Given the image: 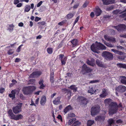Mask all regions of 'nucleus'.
Here are the masks:
<instances>
[{"label":"nucleus","instance_id":"obj_12","mask_svg":"<svg viewBox=\"0 0 126 126\" xmlns=\"http://www.w3.org/2000/svg\"><path fill=\"white\" fill-rule=\"evenodd\" d=\"M96 64L99 66L104 68H106L107 67V65L106 64H103L102 62L98 59H97L96 61Z\"/></svg>","mask_w":126,"mask_h":126},{"label":"nucleus","instance_id":"obj_14","mask_svg":"<svg viewBox=\"0 0 126 126\" xmlns=\"http://www.w3.org/2000/svg\"><path fill=\"white\" fill-rule=\"evenodd\" d=\"M104 4L108 5L114 3L115 2L114 0H102Z\"/></svg>","mask_w":126,"mask_h":126},{"label":"nucleus","instance_id":"obj_9","mask_svg":"<svg viewBox=\"0 0 126 126\" xmlns=\"http://www.w3.org/2000/svg\"><path fill=\"white\" fill-rule=\"evenodd\" d=\"M119 32L124 31L126 29V26L124 24L119 25L118 26H113Z\"/></svg>","mask_w":126,"mask_h":126},{"label":"nucleus","instance_id":"obj_50","mask_svg":"<svg viewBox=\"0 0 126 126\" xmlns=\"http://www.w3.org/2000/svg\"><path fill=\"white\" fill-rule=\"evenodd\" d=\"M100 80H93L91 81L90 82V83H95L96 82H100Z\"/></svg>","mask_w":126,"mask_h":126},{"label":"nucleus","instance_id":"obj_54","mask_svg":"<svg viewBox=\"0 0 126 126\" xmlns=\"http://www.w3.org/2000/svg\"><path fill=\"white\" fill-rule=\"evenodd\" d=\"M104 37L106 40L108 41H109L110 37L108 36L107 35H105Z\"/></svg>","mask_w":126,"mask_h":126},{"label":"nucleus","instance_id":"obj_58","mask_svg":"<svg viewBox=\"0 0 126 126\" xmlns=\"http://www.w3.org/2000/svg\"><path fill=\"white\" fill-rule=\"evenodd\" d=\"M22 5V3H18L17 4L16 6V7H21Z\"/></svg>","mask_w":126,"mask_h":126},{"label":"nucleus","instance_id":"obj_57","mask_svg":"<svg viewBox=\"0 0 126 126\" xmlns=\"http://www.w3.org/2000/svg\"><path fill=\"white\" fill-rule=\"evenodd\" d=\"M116 48L118 49H124L123 47L121 46H116Z\"/></svg>","mask_w":126,"mask_h":126},{"label":"nucleus","instance_id":"obj_46","mask_svg":"<svg viewBox=\"0 0 126 126\" xmlns=\"http://www.w3.org/2000/svg\"><path fill=\"white\" fill-rule=\"evenodd\" d=\"M104 43L107 46L110 47H113V46L111 44L107 43L106 41H104Z\"/></svg>","mask_w":126,"mask_h":126},{"label":"nucleus","instance_id":"obj_55","mask_svg":"<svg viewBox=\"0 0 126 126\" xmlns=\"http://www.w3.org/2000/svg\"><path fill=\"white\" fill-rule=\"evenodd\" d=\"M41 19V18H40L38 17L37 16H36L35 17L34 20L35 22H37L39 20H40Z\"/></svg>","mask_w":126,"mask_h":126},{"label":"nucleus","instance_id":"obj_60","mask_svg":"<svg viewBox=\"0 0 126 126\" xmlns=\"http://www.w3.org/2000/svg\"><path fill=\"white\" fill-rule=\"evenodd\" d=\"M79 19V16H78L76 18L74 22V25H75L78 21Z\"/></svg>","mask_w":126,"mask_h":126},{"label":"nucleus","instance_id":"obj_10","mask_svg":"<svg viewBox=\"0 0 126 126\" xmlns=\"http://www.w3.org/2000/svg\"><path fill=\"white\" fill-rule=\"evenodd\" d=\"M115 89L119 92L123 93L126 91V87L124 86L120 85L116 88Z\"/></svg>","mask_w":126,"mask_h":126},{"label":"nucleus","instance_id":"obj_36","mask_svg":"<svg viewBox=\"0 0 126 126\" xmlns=\"http://www.w3.org/2000/svg\"><path fill=\"white\" fill-rule=\"evenodd\" d=\"M99 48V50H105L106 49V47L101 43L100 44V47Z\"/></svg>","mask_w":126,"mask_h":126},{"label":"nucleus","instance_id":"obj_51","mask_svg":"<svg viewBox=\"0 0 126 126\" xmlns=\"http://www.w3.org/2000/svg\"><path fill=\"white\" fill-rule=\"evenodd\" d=\"M126 16V12L122 14L119 16V17L120 18H124Z\"/></svg>","mask_w":126,"mask_h":126},{"label":"nucleus","instance_id":"obj_20","mask_svg":"<svg viewBox=\"0 0 126 126\" xmlns=\"http://www.w3.org/2000/svg\"><path fill=\"white\" fill-rule=\"evenodd\" d=\"M111 51L114 52L115 54H118L119 55H123L124 53L120 51H119L116 49H112Z\"/></svg>","mask_w":126,"mask_h":126},{"label":"nucleus","instance_id":"obj_38","mask_svg":"<svg viewBox=\"0 0 126 126\" xmlns=\"http://www.w3.org/2000/svg\"><path fill=\"white\" fill-rule=\"evenodd\" d=\"M114 6L112 5L108 7L106 9V10L107 11H110L113 9Z\"/></svg>","mask_w":126,"mask_h":126},{"label":"nucleus","instance_id":"obj_17","mask_svg":"<svg viewBox=\"0 0 126 126\" xmlns=\"http://www.w3.org/2000/svg\"><path fill=\"white\" fill-rule=\"evenodd\" d=\"M73 108L70 105H69L66 107L63 110V111L65 113H66L68 111L73 110Z\"/></svg>","mask_w":126,"mask_h":126},{"label":"nucleus","instance_id":"obj_49","mask_svg":"<svg viewBox=\"0 0 126 126\" xmlns=\"http://www.w3.org/2000/svg\"><path fill=\"white\" fill-rule=\"evenodd\" d=\"M72 126H79L78 121H76L72 125Z\"/></svg>","mask_w":126,"mask_h":126},{"label":"nucleus","instance_id":"obj_26","mask_svg":"<svg viewBox=\"0 0 126 126\" xmlns=\"http://www.w3.org/2000/svg\"><path fill=\"white\" fill-rule=\"evenodd\" d=\"M103 57L107 60H111L113 58V56H102Z\"/></svg>","mask_w":126,"mask_h":126},{"label":"nucleus","instance_id":"obj_39","mask_svg":"<svg viewBox=\"0 0 126 126\" xmlns=\"http://www.w3.org/2000/svg\"><path fill=\"white\" fill-rule=\"evenodd\" d=\"M47 51L49 54H51L53 52V49L51 48H48L47 49Z\"/></svg>","mask_w":126,"mask_h":126},{"label":"nucleus","instance_id":"obj_13","mask_svg":"<svg viewBox=\"0 0 126 126\" xmlns=\"http://www.w3.org/2000/svg\"><path fill=\"white\" fill-rule=\"evenodd\" d=\"M59 58L61 60L62 65H65L66 63V61L67 60V57L65 56H59Z\"/></svg>","mask_w":126,"mask_h":126},{"label":"nucleus","instance_id":"obj_11","mask_svg":"<svg viewBox=\"0 0 126 126\" xmlns=\"http://www.w3.org/2000/svg\"><path fill=\"white\" fill-rule=\"evenodd\" d=\"M41 73V72L40 71L34 72L31 74L29 77L30 78H37L39 76Z\"/></svg>","mask_w":126,"mask_h":126},{"label":"nucleus","instance_id":"obj_59","mask_svg":"<svg viewBox=\"0 0 126 126\" xmlns=\"http://www.w3.org/2000/svg\"><path fill=\"white\" fill-rule=\"evenodd\" d=\"M43 3V2L42 1H40L39 2L37 5V7H40L41 5Z\"/></svg>","mask_w":126,"mask_h":126},{"label":"nucleus","instance_id":"obj_16","mask_svg":"<svg viewBox=\"0 0 126 126\" xmlns=\"http://www.w3.org/2000/svg\"><path fill=\"white\" fill-rule=\"evenodd\" d=\"M107 95V90L105 89H102V94H100L99 96L103 98L105 97Z\"/></svg>","mask_w":126,"mask_h":126},{"label":"nucleus","instance_id":"obj_33","mask_svg":"<svg viewBox=\"0 0 126 126\" xmlns=\"http://www.w3.org/2000/svg\"><path fill=\"white\" fill-rule=\"evenodd\" d=\"M76 120L75 118H73L69 120L68 123V125H70L72 123Z\"/></svg>","mask_w":126,"mask_h":126},{"label":"nucleus","instance_id":"obj_29","mask_svg":"<svg viewBox=\"0 0 126 126\" xmlns=\"http://www.w3.org/2000/svg\"><path fill=\"white\" fill-rule=\"evenodd\" d=\"M46 24V22L44 21L40 22L37 23V24L38 25L39 27H41L45 25Z\"/></svg>","mask_w":126,"mask_h":126},{"label":"nucleus","instance_id":"obj_19","mask_svg":"<svg viewBox=\"0 0 126 126\" xmlns=\"http://www.w3.org/2000/svg\"><path fill=\"white\" fill-rule=\"evenodd\" d=\"M60 97H58L53 101V103L56 105H58V104L61 103V102L60 101Z\"/></svg>","mask_w":126,"mask_h":126},{"label":"nucleus","instance_id":"obj_47","mask_svg":"<svg viewBox=\"0 0 126 126\" xmlns=\"http://www.w3.org/2000/svg\"><path fill=\"white\" fill-rule=\"evenodd\" d=\"M109 41H110L112 42H115L116 39L115 38L110 37Z\"/></svg>","mask_w":126,"mask_h":126},{"label":"nucleus","instance_id":"obj_23","mask_svg":"<svg viewBox=\"0 0 126 126\" xmlns=\"http://www.w3.org/2000/svg\"><path fill=\"white\" fill-rule=\"evenodd\" d=\"M11 93V94H9V96L12 99H13L15 97L16 93L13 90H12Z\"/></svg>","mask_w":126,"mask_h":126},{"label":"nucleus","instance_id":"obj_63","mask_svg":"<svg viewBox=\"0 0 126 126\" xmlns=\"http://www.w3.org/2000/svg\"><path fill=\"white\" fill-rule=\"evenodd\" d=\"M4 89L3 88H1L0 89V93H2L4 91Z\"/></svg>","mask_w":126,"mask_h":126},{"label":"nucleus","instance_id":"obj_35","mask_svg":"<svg viewBox=\"0 0 126 126\" xmlns=\"http://www.w3.org/2000/svg\"><path fill=\"white\" fill-rule=\"evenodd\" d=\"M86 63L88 65L91 66L93 67L95 65V64L92 63V62H91V61H90L88 59L87 60Z\"/></svg>","mask_w":126,"mask_h":126},{"label":"nucleus","instance_id":"obj_30","mask_svg":"<svg viewBox=\"0 0 126 126\" xmlns=\"http://www.w3.org/2000/svg\"><path fill=\"white\" fill-rule=\"evenodd\" d=\"M31 9V7L30 5H27L25 6L24 9L25 12H28Z\"/></svg>","mask_w":126,"mask_h":126},{"label":"nucleus","instance_id":"obj_42","mask_svg":"<svg viewBox=\"0 0 126 126\" xmlns=\"http://www.w3.org/2000/svg\"><path fill=\"white\" fill-rule=\"evenodd\" d=\"M74 16V15L72 14H69L66 15V17L68 19H70L72 18Z\"/></svg>","mask_w":126,"mask_h":126},{"label":"nucleus","instance_id":"obj_64","mask_svg":"<svg viewBox=\"0 0 126 126\" xmlns=\"http://www.w3.org/2000/svg\"><path fill=\"white\" fill-rule=\"evenodd\" d=\"M122 121L121 119H119L116 121V122L117 123L119 124V123H121L122 122Z\"/></svg>","mask_w":126,"mask_h":126},{"label":"nucleus","instance_id":"obj_21","mask_svg":"<svg viewBox=\"0 0 126 126\" xmlns=\"http://www.w3.org/2000/svg\"><path fill=\"white\" fill-rule=\"evenodd\" d=\"M71 42L72 44V47H74L78 45V41L76 39H73Z\"/></svg>","mask_w":126,"mask_h":126},{"label":"nucleus","instance_id":"obj_3","mask_svg":"<svg viewBox=\"0 0 126 126\" xmlns=\"http://www.w3.org/2000/svg\"><path fill=\"white\" fill-rule=\"evenodd\" d=\"M35 89V88L34 86H30L23 88L22 91L25 94H30Z\"/></svg>","mask_w":126,"mask_h":126},{"label":"nucleus","instance_id":"obj_62","mask_svg":"<svg viewBox=\"0 0 126 126\" xmlns=\"http://www.w3.org/2000/svg\"><path fill=\"white\" fill-rule=\"evenodd\" d=\"M120 37H121L126 38V34H122L120 35Z\"/></svg>","mask_w":126,"mask_h":126},{"label":"nucleus","instance_id":"obj_40","mask_svg":"<svg viewBox=\"0 0 126 126\" xmlns=\"http://www.w3.org/2000/svg\"><path fill=\"white\" fill-rule=\"evenodd\" d=\"M14 52V49H9L7 53L9 55L12 54Z\"/></svg>","mask_w":126,"mask_h":126},{"label":"nucleus","instance_id":"obj_32","mask_svg":"<svg viewBox=\"0 0 126 126\" xmlns=\"http://www.w3.org/2000/svg\"><path fill=\"white\" fill-rule=\"evenodd\" d=\"M94 123V120H88L87 121V125L88 126H92Z\"/></svg>","mask_w":126,"mask_h":126},{"label":"nucleus","instance_id":"obj_7","mask_svg":"<svg viewBox=\"0 0 126 126\" xmlns=\"http://www.w3.org/2000/svg\"><path fill=\"white\" fill-rule=\"evenodd\" d=\"M92 70V69L88 67L85 64H84L82 66L81 71L83 74L91 72Z\"/></svg>","mask_w":126,"mask_h":126},{"label":"nucleus","instance_id":"obj_52","mask_svg":"<svg viewBox=\"0 0 126 126\" xmlns=\"http://www.w3.org/2000/svg\"><path fill=\"white\" fill-rule=\"evenodd\" d=\"M88 93H90L91 94H94L93 88L92 87L90 90H88Z\"/></svg>","mask_w":126,"mask_h":126},{"label":"nucleus","instance_id":"obj_56","mask_svg":"<svg viewBox=\"0 0 126 126\" xmlns=\"http://www.w3.org/2000/svg\"><path fill=\"white\" fill-rule=\"evenodd\" d=\"M19 2V0H14V3L15 5L17 4Z\"/></svg>","mask_w":126,"mask_h":126},{"label":"nucleus","instance_id":"obj_31","mask_svg":"<svg viewBox=\"0 0 126 126\" xmlns=\"http://www.w3.org/2000/svg\"><path fill=\"white\" fill-rule=\"evenodd\" d=\"M70 88L71 90H73V91L74 92H75L77 91V88L74 85L71 86Z\"/></svg>","mask_w":126,"mask_h":126},{"label":"nucleus","instance_id":"obj_8","mask_svg":"<svg viewBox=\"0 0 126 126\" xmlns=\"http://www.w3.org/2000/svg\"><path fill=\"white\" fill-rule=\"evenodd\" d=\"M22 104V103H21L13 108L12 110L13 112L15 114L19 113L21 111V108Z\"/></svg>","mask_w":126,"mask_h":126},{"label":"nucleus","instance_id":"obj_28","mask_svg":"<svg viewBox=\"0 0 126 126\" xmlns=\"http://www.w3.org/2000/svg\"><path fill=\"white\" fill-rule=\"evenodd\" d=\"M108 124L111 126L112 124H114V121L112 119H110L108 121Z\"/></svg>","mask_w":126,"mask_h":126},{"label":"nucleus","instance_id":"obj_34","mask_svg":"<svg viewBox=\"0 0 126 126\" xmlns=\"http://www.w3.org/2000/svg\"><path fill=\"white\" fill-rule=\"evenodd\" d=\"M63 90L66 92L65 93H67L69 95H71V92L70 90L65 88L63 89Z\"/></svg>","mask_w":126,"mask_h":126},{"label":"nucleus","instance_id":"obj_4","mask_svg":"<svg viewBox=\"0 0 126 126\" xmlns=\"http://www.w3.org/2000/svg\"><path fill=\"white\" fill-rule=\"evenodd\" d=\"M101 44V43H98L97 41H96L95 44H93L91 46V50L94 52L98 53L97 49L99 50Z\"/></svg>","mask_w":126,"mask_h":126},{"label":"nucleus","instance_id":"obj_2","mask_svg":"<svg viewBox=\"0 0 126 126\" xmlns=\"http://www.w3.org/2000/svg\"><path fill=\"white\" fill-rule=\"evenodd\" d=\"M8 116L11 119L18 120L22 119L23 118V116L21 114H18L16 115L14 114L11 110H9L8 111Z\"/></svg>","mask_w":126,"mask_h":126},{"label":"nucleus","instance_id":"obj_27","mask_svg":"<svg viewBox=\"0 0 126 126\" xmlns=\"http://www.w3.org/2000/svg\"><path fill=\"white\" fill-rule=\"evenodd\" d=\"M117 65L120 68H122L126 69V64L119 63H117Z\"/></svg>","mask_w":126,"mask_h":126},{"label":"nucleus","instance_id":"obj_5","mask_svg":"<svg viewBox=\"0 0 126 126\" xmlns=\"http://www.w3.org/2000/svg\"><path fill=\"white\" fill-rule=\"evenodd\" d=\"M100 107L98 106H93L91 109V114L94 116L98 113L100 111Z\"/></svg>","mask_w":126,"mask_h":126},{"label":"nucleus","instance_id":"obj_43","mask_svg":"<svg viewBox=\"0 0 126 126\" xmlns=\"http://www.w3.org/2000/svg\"><path fill=\"white\" fill-rule=\"evenodd\" d=\"M89 3V1L86 0L83 5L82 6L84 8H86L88 5Z\"/></svg>","mask_w":126,"mask_h":126},{"label":"nucleus","instance_id":"obj_15","mask_svg":"<svg viewBox=\"0 0 126 126\" xmlns=\"http://www.w3.org/2000/svg\"><path fill=\"white\" fill-rule=\"evenodd\" d=\"M105 119V117L103 116H98L96 117L95 118V120L96 121H99L100 122H103Z\"/></svg>","mask_w":126,"mask_h":126},{"label":"nucleus","instance_id":"obj_53","mask_svg":"<svg viewBox=\"0 0 126 126\" xmlns=\"http://www.w3.org/2000/svg\"><path fill=\"white\" fill-rule=\"evenodd\" d=\"M22 45H21L20 46L18 47L17 48V50H16V51L17 52H19L21 50V46Z\"/></svg>","mask_w":126,"mask_h":126},{"label":"nucleus","instance_id":"obj_6","mask_svg":"<svg viewBox=\"0 0 126 126\" xmlns=\"http://www.w3.org/2000/svg\"><path fill=\"white\" fill-rule=\"evenodd\" d=\"M88 101V100L86 98L81 96H79V102L80 105L82 107L85 106Z\"/></svg>","mask_w":126,"mask_h":126},{"label":"nucleus","instance_id":"obj_48","mask_svg":"<svg viewBox=\"0 0 126 126\" xmlns=\"http://www.w3.org/2000/svg\"><path fill=\"white\" fill-rule=\"evenodd\" d=\"M119 12V10L116 9L114 10L112 12V13L114 14H117Z\"/></svg>","mask_w":126,"mask_h":126},{"label":"nucleus","instance_id":"obj_61","mask_svg":"<svg viewBox=\"0 0 126 126\" xmlns=\"http://www.w3.org/2000/svg\"><path fill=\"white\" fill-rule=\"evenodd\" d=\"M23 25L24 24L22 22H20L18 24V26L19 27H22Z\"/></svg>","mask_w":126,"mask_h":126},{"label":"nucleus","instance_id":"obj_41","mask_svg":"<svg viewBox=\"0 0 126 126\" xmlns=\"http://www.w3.org/2000/svg\"><path fill=\"white\" fill-rule=\"evenodd\" d=\"M102 55H112L109 52L107 51H104L103 52Z\"/></svg>","mask_w":126,"mask_h":126},{"label":"nucleus","instance_id":"obj_37","mask_svg":"<svg viewBox=\"0 0 126 126\" xmlns=\"http://www.w3.org/2000/svg\"><path fill=\"white\" fill-rule=\"evenodd\" d=\"M54 73L53 72L51 73L50 75V80L51 82L52 83L53 82L54 79Z\"/></svg>","mask_w":126,"mask_h":126},{"label":"nucleus","instance_id":"obj_22","mask_svg":"<svg viewBox=\"0 0 126 126\" xmlns=\"http://www.w3.org/2000/svg\"><path fill=\"white\" fill-rule=\"evenodd\" d=\"M112 99L110 98H107L105 99L104 101V102L105 104L106 105H109L111 104L112 102Z\"/></svg>","mask_w":126,"mask_h":126},{"label":"nucleus","instance_id":"obj_1","mask_svg":"<svg viewBox=\"0 0 126 126\" xmlns=\"http://www.w3.org/2000/svg\"><path fill=\"white\" fill-rule=\"evenodd\" d=\"M109 114L112 115L116 113L118 111V104L115 102H113L109 106Z\"/></svg>","mask_w":126,"mask_h":126},{"label":"nucleus","instance_id":"obj_18","mask_svg":"<svg viewBox=\"0 0 126 126\" xmlns=\"http://www.w3.org/2000/svg\"><path fill=\"white\" fill-rule=\"evenodd\" d=\"M102 12V11L99 7L96 8L95 9V15L96 16L100 15Z\"/></svg>","mask_w":126,"mask_h":126},{"label":"nucleus","instance_id":"obj_45","mask_svg":"<svg viewBox=\"0 0 126 126\" xmlns=\"http://www.w3.org/2000/svg\"><path fill=\"white\" fill-rule=\"evenodd\" d=\"M125 56H118L117 58L120 60H123L125 59Z\"/></svg>","mask_w":126,"mask_h":126},{"label":"nucleus","instance_id":"obj_24","mask_svg":"<svg viewBox=\"0 0 126 126\" xmlns=\"http://www.w3.org/2000/svg\"><path fill=\"white\" fill-rule=\"evenodd\" d=\"M121 79V83L125 84L126 83V77L124 76H120Z\"/></svg>","mask_w":126,"mask_h":126},{"label":"nucleus","instance_id":"obj_44","mask_svg":"<svg viewBox=\"0 0 126 126\" xmlns=\"http://www.w3.org/2000/svg\"><path fill=\"white\" fill-rule=\"evenodd\" d=\"M75 116V115L74 113H70L68 114V116L67 117V118H70V117H73Z\"/></svg>","mask_w":126,"mask_h":126},{"label":"nucleus","instance_id":"obj_25","mask_svg":"<svg viewBox=\"0 0 126 126\" xmlns=\"http://www.w3.org/2000/svg\"><path fill=\"white\" fill-rule=\"evenodd\" d=\"M46 101V97L45 96H43L41 98L40 103L41 105H43L44 104Z\"/></svg>","mask_w":126,"mask_h":126}]
</instances>
